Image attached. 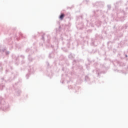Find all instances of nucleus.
Wrapping results in <instances>:
<instances>
[{"label":"nucleus","mask_w":128,"mask_h":128,"mask_svg":"<svg viewBox=\"0 0 128 128\" xmlns=\"http://www.w3.org/2000/svg\"><path fill=\"white\" fill-rule=\"evenodd\" d=\"M64 14H62L60 16V20H64Z\"/></svg>","instance_id":"obj_1"}]
</instances>
